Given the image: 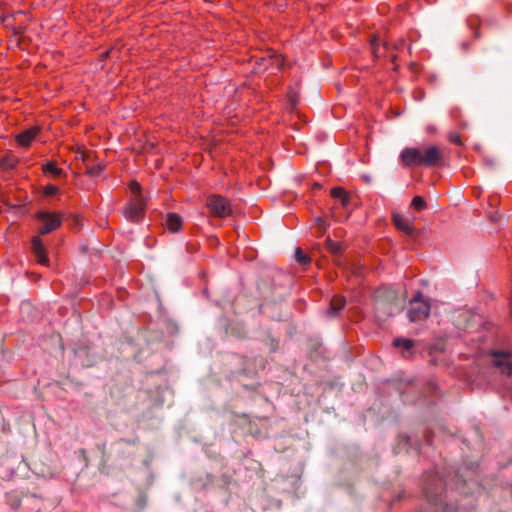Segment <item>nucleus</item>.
Returning <instances> with one entry per match:
<instances>
[{
  "instance_id": "f257e3e1",
  "label": "nucleus",
  "mask_w": 512,
  "mask_h": 512,
  "mask_svg": "<svg viewBox=\"0 0 512 512\" xmlns=\"http://www.w3.org/2000/svg\"><path fill=\"white\" fill-rule=\"evenodd\" d=\"M399 161L404 168L441 167L444 165L443 150L436 145L406 147L401 151Z\"/></svg>"
},
{
  "instance_id": "f03ea898",
  "label": "nucleus",
  "mask_w": 512,
  "mask_h": 512,
  "mask_svg": "<svg viewBox=\"0 0 512 512\" xmlns=\"http://www.w3.org/2000/svg\"><path fill=\"white\" fill-rule=\"evenodd\" d=\"M206 207L214 217L226 218L232 214L230 201L219 194H211L206 199Z\"/></svg>"
},
{
  "instance_id": "7ed1b4c3",
  "label": "nucleus",
  "mask_w": 512,
  "mask_h": 512,
  "mask_svg": "<svg viewBox=\"0 0 512 512\" xmlns=\"http://www.w3.org/2000/svg\"><path fill=\"white\" fill-rule=\"evenodd\" d=\"M424 492L429 503L431 504V506H433L435 511H438V509L440 508L442 512H452L450 506H443V484L440 479H435L431 485H425Z\"/></svg>"
},
{
  "instance_id": "20e7f679",
  "label": "nucleus",
  "mask_w": 512,
  "mask_h": 512,
  "mask_svg": "<svg viewBox=\"0 0 512 512\" xmlns=\"http://www.w3.org/2000/svg\"><path fill=\"white\" fill-rule=\"evenodd\" d=\"M36 219L40 222L38 233L46 235L60 227L62 219L57 212L40 211L36 214Z\"/></svg>"
},
{
  "instance_id": "39448f33",
  "label": "nucleus",
  "mask_w": 512,
  "mask_h": 512,
  "mask_svg": "<svg viewBox=\"0 0 512 512\" xmlns=\"http://www.w3.org/2000/svg\"><path fill=\"white\" fill-rule=\"evenodd\" d=\"M430 313V305L427 301L422 299V294L418 292L411 301L410 309L408 310V317L411 322L421 321L426 319Z\"/></svg>"
},
{
  "instance_id": "423d86ee",
  "label": "nucleus",
  "mask_w": 512,
  "mask_h": 512,
  "mask_svg": "<svg viewBox=\"0 0 512 512\" xmlns=\"http://www.w3.org/2000/svg\"><path fill=\"white\" fill-rule=\"evenodd\" d=\"M145 207L146 202L142 195L134 196L127 204L124 215L129 221L138 222L144 216Z\"/></svg>"
},
{
  "instance_id": "0eeeda50",
  "label": "nucleus",
  "mask_w": 512,
  "mask_h": 512,
  "mask_svg": "<svg viewBox=\"0 0 512 512\" xmlns=\"http://www.w3.org/2000/svg\"><path fill=\"white\" fill-rule=\"evenodd\" d=\"M492 357L493 365L497 367L502 374H506L507 376L512 375V356L510 353L495 351L492 353Z\"/></svg>"
},
{
  "instance_id": "6e6552de",
  "label": "nucleus",
  "mask_w": 512,
  "mask_h": 512,
  "mask_svg": "<svg viewBox=\"0 0 512 512\" xmlns=\"http://www.w3.org/2000/svg\"><path fill=\"white\" fill-rule=\"evenodd\" d=\"M32 253L40 265L48 266L49 259L47 257L46 249L38 236H34L31 240Z\"/></svg>"
},
{
  "instance_id": "1a4fd4ad",
  "label": "nucleus",
  "mask_w": 512,
  "mask_h": 512,
  "mask_svg": "<svg viewBox=\"0 0 512 512\" xmlns=\"http://www.w3.org/2000/svg\"><path fill=\"white\" fill-rule=\"evenodd\" d=\"M40 133V127L33 126L27 130L22 131L16 136V142L23 147H29L32 141Z\"/></svg>"
},
{
  "instance_id": "9d476101",
  "label": "nucleus",
  "mask_w": 512,
  "mask_h": 512,
  "mask_svg": "<svg viewBox=\"0 0 512 512\" xmlns=\"http://www.w3.org/2000/svg\"><path fill=\"white\" fill-rule=\"evenodd\" d=\"M393 222L399 230L404 231L408 234L412 233V231H413L412 223L404 216H402L400 214H394Z\"/></svg>"
},
{
  "instance_id": "9b49d317",
  "label": "nucleus",
  "mask_w": 512,
  "mask_h": 512,
  "mask_svg": "<svg viewBox=\"0 0 512 512\" xmlns=\"http://www.w3.org/2000/svg\"><path fill=\"white\" fill-rule=\"evenodd\" d=\"M345 306V299L342 296H334L330 301V307L327 311L329 316L334 317Z\"/></svg>"
},
{
  "instance_id": "f8f14e48",
  "label": "nucleus",
  "mask_w": 512,
  "mask_h": 512,
  "mask_svg": "<svg viewBox=\"0 0 512 512\" xmlns=\"http://www.w3.org/2000/svg\"><path fill=\"white\" fill-rule=\"evenodd\" d=\"M166 225L171 232H178L182 226V219L176 213H169L166 217Z\"/></svg>"
},
{
  "instance_id": "ddd939ff",
  "label": "nucleus",
  "mask_w": 512,
  "mask_h": 512,
  "mask_svg": "<svg viewBox=\"0 0 512 512\" xmlns=\"http://www.w3.org/2000/svg\"><path fill=\"white\" fill-rule=\"evenodd\" d=\"M42 170L45 174H50L54 177H61L63 175V170L53 161L43 164Z\"/></svg>"
},
{
  "instance_id": "4468645a",
  "label": "nucleus",
  "mask_w": 512,
  "mask_h": 512,
  "mask_svg": "<svg viewBox=\"0 0 512 512\" xmlns=\"http://www.w3.org/2000/svg\"><path fill=\"white\" fill-rule=\"evenodd\" d=\"M372 54L375 59L380 58L383 55V50L386 49V44H384L383 48L380 47L379 40L377 37H373L370 42Z\"/></svg>"
},
{
  "instance_id": "2eb2a0df",
  "label": "nucleus",
  "mask_w": 512,
  "mask_h": 512,
  "mask_svg": "<svg viewBox=\"0 0 512 512\" xmlns=\"http://www.w3.org/2000/svg\"><path fill=\"white\" fill-rule=\"evenodd\" d=\"M17 163L18 160L14 156H4L0 159V167L3 169H13Z\"/></svg>"
},
{
  "instance_id": "dca6fc26",
  "label": "nucleus",
  "mask_w": 512,
  "mask_h": 512,
  "mask_svg": "<svg viewBox=\"0 0 512 512\" xmlns=\"http://www.w3.org/2000/svg\"><path fill=\"white\" fill-rule=\"evenodd\" d=\"M393 345L395 347L403 348L406 351H410L412 347L414 346V342L410 339L406 338H396L393 341Z\"/></svg>"
},
{
  "instance_id": "f3484780",
  "label": "nucleus",
  "mask_w": 512,
  "mask_h": 512,
  "mask_svg": "<svg viewBox=\"0 0 512 512\" xmlns=\"http://www.w3.org/2000/svg\"><path fill=\"white\" fill-rule=\"evenodd\" d=\"M412 208L417 211H421L426 207L425 201L421 196H415L411 202Z\"/></svg>"
},
{
  "instance_id": "a211bd4d",
  "label": "nucleus",
  "mask_w": 512,
  "mask_h": 512,
  "mask_svg": "<svg viewBox=\"0 0 512 512\" xmlns=\"http://www.w3.org/2000/svg\"><path fill=\"white\" fill-rule=\"evenodd\" d=\"M331 195L334 198L341 199L343 202H345L347 200L346 192L344 191V189H342L340 187L333 188L331 190Z\"/></svg>"
},
{
  "instance_id": "6ab92c4d",
  "label": "nucleus",
  "mask_w": 512,
  "mask_h": 512,
  "mask_svg": "<svg viewBox=\"0 0 512 512\" xmlns=\"http://www.w3.org/2000/svg\"><path fill=\"white\" fill-rule=\"evenodd\" d=\"M271 63L280 69L284 66V58L280 54H274L270 57Z\"/></svg>"
},
{
  "instance_id": "aec40b11",
  "label": "nucleus",
  "mask_w": 512,
  "mask_h": 512,
  "mask_svg": "<svg viewBox=\"0 0 512 512\" xmlns=\"http://www.w3.org/2000/svg\"><path fill=\"white\" fill-rule=\"evenodd\" d=\"M295 255H296V260L299 263L303 264V265H305V264L310 262V258L306 254H304L303 251L300 248H298L296 250V254Z\"/></svg>"
},
{
  "instance_id": "412c9836",
  "label": "nucleus",
  "mask_w": 512,
  "mask_h": 512,
  "mask_svg": "<svg viewBox=\"0 0 512 512\" xmlns=\"http://www.w3.org/2000/svg\"><path fill=\"white\" fill-rule=\"evenodd\" d=\"M58 193H59V189L55 185L49 184V185L44 187V194L46 196H53V195H56Z\"/></svg>"
},
{
  "instance_id": "4be33fe9",
  "label": "nucleus",
  "mask_w": 512,
  "mask_h": 512,
  "mask_svg": "<svg viewBox=\"0 0 512 512\" xmlns=\"http://www.w3.org/2000/svg\"><path fill=\"white\" fill-rule=\"evenodd\" d=\"M130 191L135 194V196L141 195V186L138 182L132 181L130 183Z\"/></svg>"
},
{
  "instance_id": "5701e85b",
  "label": "nucleus",
  "mask_w": 512,
  "mask_h": 512,
  "mask_svg": "<svg viewBox=\"0 0 512 512\" xmlns=\"http://www.w3.org/2000/svg\"><path fill=\"white\" fill-rule=\"evenodd\" d=\"M90 175H98L100 172V168H90L87 171Z\"/></svg>"
},
{
  "instance_id": "b1692460",
  "label": "nucleus",
  "mask_w": 512,
  "mask_h": 512,
  "mask_svg": "<svg viewBox=\"0 0 512 512\" xmlns=\"http://www.w3.org/2000/svg\"><path fill=\"white\" fill-rule=\"evenodd\" d=\"M452 142L456 143V144H461V140H460V137L459 136H453L451 137L450 139Z\"/></svg>"
},
{
  "instance_id": "393cba45",
  "label": "nucleus",
  "mask_w": 512,
  "mask_h": 512,
  "mask_svg": "<svg viewBox=\"0 0 512 512\" xmlns=\"http://www.w3.org/2000/svg\"><path fill=\"white\" fill-rule=\"evenodd\" d=\"M79 158H81L83 161H85V153L83 151L80 152Z\"/></svg>"
},
{
  "instance_id": "a878e982",
  "label": "nucleus",
  "mask_w": 512,
  "mask_h": 512,
  "mask_svg": "<svg viewBox=\"0 0 512 512\" xmlns=\"http://www.w3.org/2000/svg\"><path fill=\"white\" fill-rule=\"evenodd\" d=\"M0 3L2 4V3H4V1L0 0Z\"/></svg>"
}]
</instances>
